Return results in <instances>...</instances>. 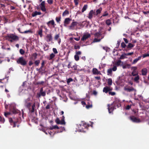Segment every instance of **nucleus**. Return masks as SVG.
Instances as JSON below:
<instances>
[{
	"label": "nucleus",
	"mask_w": 149,
	"mask_h": 149,
	"mask_svg": "<svg viewBox=\"0 0 149 149\" xmlns=\"http://www.w3.org/2000/svg\"><path fill=\"white\" fill-rule=\"evenodd\" d=\"M65 117L64 116H63L62 117L61 120H60L59 119L57 118L56 119L55 121L56 123L58 124H61L65 125V122L64 120Z\"/></svg>",
	"instance_id": "423d86ee"
},
{
	"label": "nucleus",
	"mask_w": 149,
	"mask_h": 149,
	"mask_svg": "<svg viewBox=\"0 0 149 149\" xmlns=\"http://www.w3.org/2000/svg\"><path fill=\"white\" fill-rule=\"evenodd\" d=\"M131 69L133 70V71H136V70L137 69V67L136 66L132 67Z\"/></svg>",
	"instance_id": "69168bd1"
},
{
	"label": "nucleus",
	"mask_w": 149,
	"mask_h": 149,
	"mask_svg": "<svg viewBox=\"0 0 149 149\" xmlns=\"http://www.w3.org/2000/svg\"><path fill=\"white\" fill-rule=\"evenodd\" d=\"M121 62V60H119L118 61L116 62V65L119 66L120 65Z\"/></svg>",
	"instance_id": "864d4df0"
},
{
	"label": "nucleus",
	"mask_w": 149,
	"mask_h": 149,
	"mask_svg": "<svg viewBox=\"0 0 149 149\" xmlns=\"http://www.w3.org/2000/svg\"><path fill=\"white\" fill-rule=\"evenodd\" d=\"M47 24L49 27H50L51 25H52V27L53 28H55V26L56 25L54 20L53 19L47 22Z\"/></svg>",
	"instance_id": "9d476101"
},
{
	"label": "nucleus",
	"mask_w": 149,
	"mask_h": 149,
	"mask_svg": "<svg viewBox=\"0 0 149 149\" xmlns=\"http://www.w3.org/2000/svg\"><path fill=\"white\" fill-rule=\"evenodd\" d=\"M47 2L49 4H52L53 3V0H47Z\"/></svg>",
	"instance_id": "4d7b16f0"
},
{
	"label": "nucleus",
	"mask_w": 149,
	"mask_h": 149,
	"mask_svg": "<svg viewBox=\"0 0 149 149\" xmlns=\"http://www.w3.org/2000/svg\"><path fill=\"white\" fill-rule=\"evenodd\" d=\"M42 28L40 29L39 31H38V34L39 35L40 37H42Z\"/></svg>",
	"instance_id": "c9c22d12"
},
{
	"label": "nucleus",
	"mask_w": 149,
	"mask_h": 149,
	"mask_svg": "<svg viewBox=\"0 0 149 149\" xmlns=\"http://www.w3.org/2000/svg\"><path fill=\"white\" fill-rule=\"evenodd\" d=\"M11 111L13 113H14V114H16V113H18L19 112L18 110L16 109H15V108H14L12 109H11Z\"/></svg>",
	"instance_id": "7c9ffc66"
},
{
	"label": "nucleus",
	"mask_w": 149,
	"mask_h": 149,
	"mask_svg": "<svg viewBox=\"0 0 149 149\" xmlns=\"http://www.w3.org/2000/svg\"><path fill=\"white\" fill-rule=\"evenodd\" d=\"M141 56H139L137 58L134 59L133 60V62L132 63V64H134L136 63L138 61L141 59Z\"/></svg>",
	"instance_id": "393cba45"
},
{
	"label": "nucleus",
	"mask_w": 149,
	"mask_h": 149,
	"mask_svg": "<svg viewBox=\"0 0 149 149\" xmlns=\"http://www.w3.org/2000/svg\"><path fill=\"white\" fill-rule=\"evenodd\" d=\"M16 62L17 63L20 64L22 66H24L26 65L27 64V61L23 57H21L18 58Z\"/></svg>",
	"instance_id": "f03ea898"
},
{
	"label": "nucleus",
	"mask_w": 149,
	"mask_h": 149,
	"mask_svg": "<svg viewBox=\"0 0 149 149\" xmlns=\"http://www.w3.org/2000/svg\"><path fill=\"white\" fill-rule=\"evenodd\" d=\"M93 13L95 14V12H93V10H91L88 13V17L89 19H91L92 18Z\"/></svg>",
	"instance_id": "aec40b11"
},
{
	"label": "nucleus",
	"mask_w": 149,
	"mask_h": 149,
	"mask_svg": "<svg viewBox=\"0 0 149 149\" xmlns=\"http://www.w3.org/2000/svg\"><path fill=\"white\" fill-rule=\"evenodd\" d=\"M38 97H40L41 96L44 97L46 95V92L45 91L40 92L39 94H38Z\"/></svg>",
	"instance_id": "a878e982"
},
{
	"label": "nucleus",
	"mask_w": 149,
	"mask_h": 149,
	"mask_svg": "<svg viewBox=\"0 0 149 149\" xmlns=\"http://www.w3.org/2000/svg\"><path fill=\"white\" fill-rule=\"evenodd\" d=\"M60 129L59 127L57 125H55L54 126H53L52 127H50V129L51 130H52L54 129Z\"/></svg>",
	"instance_id": "e433bc0d"
},
{
	"label": "nucleus",
	"mask_w": 149,
	"mask_h": 149,
	"mask_svg": "<svg viewBox=\"0 0 149 149\" xmlns=\"http://www.w3.org/2000/svg\"><path fill=\"white\" fill-rule=\"evenodd\" d=\"M131 74L133 76H135L138 75V72L136 71H132Z\"/></svg>",
	"instance_id": "2f4dec72"
},
{
	"label": "nucleus",
	"mask_w": 149,
	"mask_h": 149,
	"mask_svg": "<svg viewBox=\"0 0 149 149\" xmlns=\"http://www.w3.org/2000/svg\"><path fill=\"white\" fill-rule=\"evenodd\" d=\"M71 20V19H70V18H65L64 21V26H66V25L68 24Z\"/></svg>",
	"instance_id": "dca6fc26"
},
{
	"label": "nucleus",
	"mask_w": 149,
	"mask_h": 149,
	"mask_svg": "<svg viewBox=\"0 0 149 149\" xmlns=\"http://www.w3.org/2000/svg\"><path fill=\"white\" fill-rule=\"evenodd\" d=\"M88 7V5L86 4L84 5V6L83 7V8L82 9V13L84 12L85 11L86 9H87Z\"/></svg>",
	"instance_id": "f704fd0d"
},
{
	"label": "nucleus",
	"mask_w": 149,
	"mask_h": 149,
	"mask_svg": "<svg viewBox=\"0 0 149 149\" xmlns=\"http://www.w3.org/2000/svg\"><path fill=\"white\" fill-rule=\"evenodd\" d=\"M40 62V61L39 60H36L35 61L34 63L36 66H38Z\"/></svg>",
	"instance_id": "58836bf2"
},
{
	"label": "nucleus",
	"mask_w": 149,
	"mask_h": 149,
	"mask_svg": "<svg viewBox=\"0 0 149 149\" xmlns=\"http://www.w3.org/2000/svg\"><path fill=\"white\" fill-rule=\"evenodd\" d=\"M35 103L33 104V105L32 107V109H31L30 108L29 109H28L29 110V111H30L31 113L33 112L35 110Z\"/></svg>",
	"instance_id": "cd10ccee"
},
{
	"label": "nucleus",
	"mask_w": 149,
	"mask_h": 149,
	"mask_svg": "<svg viewBox=\"0 0 149 149\" xmlns=\"http://www.w3.org/2000/svg\"><path fill=\"white\" fill-rule=\"evenodd\" d=\"M101 33L100 32L96 33L94 34V36L95 37L98 38L101 35Z\"/></svg>",
	"instance_id": "c85d7f7f"
},
{
	"label": "nucleus",
	"mask_w": 149,
	"mask_h": 149,
	"mask_svg": "<svg viewBox=\"0 0 149 149\" xmlns=\"http://www.w3.org/2000/svg\"><path fill=\"white\" fill-rule=\"evenodd\" d=\"M102 10V8L100 7L99 9H98L96 10L95 13V15L96 16L98 14L101 13Z\"/></svg>",
	"instance_id": "4be33fe9"
},
{
	"label": "nucleus",
	"mask_w": 149,
	"mask_h": 149,
	"mask_svg": "<svg viewBox=\"0 0 149 149\" xmlns=\"http://www.w3.org/2000/svg\"><path fill=\"white\" fill-rule=\"evenodd\" d=\"M37 54L36 53H33L32 55V56L34 57V59H35L37 58Z\"/></svg>",
	"instance_id": "052dcab7"
},
{
	"label": "nucleus",
	"mask_w": 149,
	"mask_h": 149,
	"mask_svg": "<svg viewBox=\"0 0 149 149\" xmlns=\"http://www.w3.org/2000/svg\"><path fill=\"white\" fill-rule=\"evenodd\" d=\"M41 9L42 11L43 12H45L46 11V9L45 8V6H40Z\"/></svg>",
	"instance_id": "a18cd8bd"
},
{
	"label": "nucleus",
	"mask_w": 149,
	"mask_h": 149,
	"mask_svg": "<svg viewBox=\"0 0 149 149\" xmlns=\"http://www.w3.org/2000/svg\"><path fill=\"white\" fill-rule=\"evenodd\" d=\"M74 58L76 61H78L79 60V56H78L77 55L75 54L74 55Z\"/></svg>",
	"instance_id": "49530a36"
},
{
	"label": "nucleus",
	"mask_w": 149,
	"mask_h": 149,
	"mask_svg": "<svg viewBox=\"0 0 149 149\" xmlns=\"http://www.w3.org/2000/svg\"><path fill=\"white\" fill-rule=\"evenodd\" d=\"M19 53L22 55H23L25 53V51L24 50L21 49L19 50Z\"/></svg>",
	"instance_id": "09e8293b"
},
{
	"label": "nucleus",
	"mask_w": 149,
	"mask_h": 149,
	"mask_svg": "<svg viewBox=\"0 0 149 149\" xmlns=\"http://www.w3.org/2000/svg\"><path fill=\"white\" fill-rule=\"evenodd\" d=\"M105 23L106 24L109 26L111 24V22L110 19H108L106 20Z\"/></svg>",
	"instance_id": "72a5a7b5"
},
{
	"label": "nucleus",
	"mask_w": 149,
	"mask_h": 149,
	"mask_svg": "<svg viewBox=\"0 0 149 149\" xmlns=\"http://www.w3.org/2000/svg\"><path fill=\"white\" fill-rule=\"evenodd\" d=\"M44 83V81H39L36 82V84L37 85H42Z\"/></svg>",
	"instance_id": "3c124183"
},
{
	"label": "nucleus",
	"mask_w": 149,
	"mask_h": 149,
	"mask_svg": "<svg viewBox=\"0 0 149 149\" xmlns=\"http://www.w3.org/2000/svg\"><path fill=\"white\" fill-rule=\"evenodd\" d=\"M77 65H73V66L71 67L72 68H73L74 70H77Z\"/></svg>",
	"instance_id": "680f3d73"
},
{
	"label": "nucleus",
	"mask_w": 149,
	"mask_h": 149,
	"mask_svg": "<svg viewBox=\"0 0 149 149\" xmlns=\"http://www.w3.org/2000/svg\"><path fill=\"white\" fill-rule=\"evenodd\" d=\"M7 39L9 41L12 42L13 41L19 40V37L14 34H10L7 35L6 37Z\"/></svg>",
	"instance_id": "f257e3e1"
},
{
	"label": "nucleus",
	"mask_w": 149,
	"mask_h": 149,
	"mask_svg": "<svg viewBox=\"0 0 149 149\" xmlns=\"http://www.w3.org/2000/svg\"><path fill=\"white\" fill-rule=\"evenodd\" d=\"M115 104H116L115 102H113L111 104H108V111L109 113L112 112L115 109H116Z\"/></svg>",
	"instance_id": "39448f33"
},
{
	"label": "nucleus",
	"mask_w": 149,
	"mask_h": 149,
	"mask_svg": "<svg viewBox=\"0 0 149 149\" xmlns=\"http://www.w3.org/2000/svg\"><path fill=\"white\" fill-rule=\"evenodd\" d=\"M30 98L29 97L28 98L25 99L24 101V105L27 108L30 109L31 106V103L30 102Z\"/></svg>",
	"instance_id": "6e6552de"
},
{
	"label": "nucleus",
	"mask_w": 149,
	"mask_h": 149,
	"mask_svg": "<svg viewBox=\"0 0 149 149\" xmlns=\"http://www.w3.org/2000/svg\"><path fill=\"white\" fill-rule=\"evenodd\" d=\"M55 56V55L53 53H52L51 54H50V59H52L54 58V57Z\"/></svg>",
	"instance_id": "de8ad7c7"
},
{
	"label": "nucleus",
	"mask_w": 149,
	"mask_h": 149,
	"mask_svg": "<svg viewBox=\"0 0 149 149\" xmlns=\"http://www.w3.org/2000/svg\"><path fill=\"white\" fill-rule=\"evenodd\" d=\"M112 70L111 69H108L107 71V75H110L112 74Z\"/></svg>",
	"instance_id": "c03bdc74"
},
{
	"label": "nucleus",
	"mask_w": 149,
	"mask_h": 149,
	"mask_svg": "<svg viewBox=\"0 0 149 149\" xmlns=\"http://www.w3.org/2000/svg\"><path fill=\"white\" fill-rule=\"evenodd\" d=\"M69 14V12L68 10H65L62 14V16H65L66 15H67Z\"/></svg>",
	"instance_id": "4c0bfd02"
},
{
	"label": "nucleus",
	"mask_w": 149,
	"mask_h": 149,
	"mask_svg": "<svg viewBox=\"0 0 149 149\" xmlns=\"http://www.w3.org/2000/svg\"><path fill=\"white\" fill-rule=\"evenodd\" d=\"M5 121L4 118H2L1 116H0V123H3Z\"/></svg>",
	"instance_id": "8fccbe9b"
},
{
	"label": "nucleus",
	"mask_w": 149,
	"mask_h": 149,
	"mask_svg": "<svg viewBox=\"0 0 149 149\" xmlns=\"http://www.w3.org/2000/svg\"><path fill=\"white\" fill-rule=\"evenodd\" d=\"M77 23V22H72L70 25L69 26V29L70 30H73L74 29L75 26H76Z\"/></svg>",
	"instance_id": "2eb2a0df"
},
{
	"label": "nucleus",
	"mask_w": 149,
	"mask_h": 149,
	"mask_svg": "<svg viewBox=\"0 0 149 149\" xmlns=\"http://www.w3.org/2000/svg\"><path fill=\"white\" fill-rule=\"evenodd\" d=\"M73 81V79L72 78H69L68 79L67 81V83L69 85L70 83L72 81Z\"/></svg>",
	"instance_id": "a19ab883"
},
{
	"label": "nucleus",
	"mask_w": 149,
	"mask_h": 149,
	"mask_svg": "<svg viewBox=\"0 0 149 149\" xmlns=\"http://www.w3.org/2000/svg\"><path fill=\"white\" fill-rule=\"evenodd\" d=\"M112 80L110 78L109 79H108V82H107L108 84L110 86L112 85Z\"/></svg>",
	"instance_id": "79ce46f5"
},
{
	"label": "nucleus",
	"mask_w": 149,
	"mask_h": 149,
	"mask_svg": "<svg viewBox=\"0 0 149 149\" xmlns=\"http://www.w3.org/2000/svg\"><path fill=\"white\" fill-rule=\"evenodd\" d=\"M148 72V70L146 68H144L141 70V74L143 75H146Z\"/></svg>",
	"instance_id": "a211bd4d"
},
{
	"label": "nucleus",
	"mask_w": 149,
	"mask_h": 149,
	"mask_svg": "<svg viewBox=\"0 0 149 149\" xmlns=\"http://www.w3.org/2000/svg\"><path fill=\"white\" fill-rule=\"evenodd\" d=\"M101 39H97V38H95L93 40L94 42H97L100 41Z\"/></svg>",
	"instance_id": "6e6d98bb"
},
{
	"label": "nucleus",
	"mask_w": 149,
	"mask_h": 149,
	"mask_svg": "<svg viewBox=\"0 0 149 149\" xmlns=\"http://www.w3.org/2000/svg\"><path fill=\"white\" fill-rule=\"evenodd\" d=\"M89 127V125L87 124L84 122L82 121L81 123L78 125V128L81 129V128L83 129H88Z\"/></svg>",
	"instance_id": "20e7f679"
},
{
	"label": "nucleus",
	"mask_w": 149,
	"mask_h": 149,
	"mask_svg": "<svg viewBox=\"0 0 149 149\" xmlns=\"http://www.w3.org/2000/svg\"><path fill=\"white\" fill-rule=\"evenodd\" d=\"M124 90L127 92H131L134 91L136 92V90L132 86L128 85H125L124 87Z\"/></svg>",
	"instance_id": "7ed1b4c3"
},
{
	"label": "nucleus",
	"mask_w": 149,
	"mask_h": 149,
	"mask_svg": "<svg viewBox=\"0 0 149 149\" xmlns=\"http://www.w3.org/2000/svg\"><path fill=\"white\" fill-rule=\"evenodd\" d=\"M90 37L91 35L89 33L84 34V35L82 38H81V40L84 41L86 40L87 39L90 38Z\"/></svg>",
	"instance_id": "4468645a"
},
{
	"label": "nucleus",
	"mask_w": 149,
	"mask_h": 149,
	"mask_svg": "<svg viewBox=\"0 0 149 149\" xmlns=\"http://www.w3.org/2000/svg\"><path fill=\"white\" fill-rule=\"evenodd\" d=\"M61 16H60L59 17H56V22L58 23H59L61 21Z\"/></svg>",
	"instance_id": "ea45409f"
},
{
	"label": "nucleus",
	"mask_w": 149,
	"mask_h": 149,
	"mask_svg": "<svg viewBox=\"0 0 149 149\" xmlns=\"http://www.w3.org/2000/svg\"><path fill=\"white\" fill-rule=\"evenodd\" d=\"M127 56L126 53H124V54H122L120 57V59H123L125 58H127V57H126Z\"/></svg>",
	"instance_id": "c756f323"
},
{
	"label": "nucleus",
	"mask_w": 149,
	"mask_h": 149,
	"mask_svg": "<svg viewBox=\"0 0 149 149\" xmlns=\"http://www.w3.org/2000/svg\"><path fill=\"white\" fill-rule=\"evenodd\" d=\"M44 66L41 65L40 68H36V70L37 71H38L39 73H43L45 71V69L44 68Z\"/></svg>",
	"instance_id": "f3484780"
},
{
	"label": "nucleus",
	"mask_w": 149,
	"mask_h": 149,
	"mask_svg": "<svg viewBox=\"0 0 149 149\" xmlns=\"http://www.w3.org/2000/svg\"><path fill=\"white\" fill-rule=\"evenodd\" d=\"M52 50L53 52L55 54H57L58 53V51L56 48H53Z\"/></svg>",
	"instance_id": "603ef678"
},
{
	"label": "nucleus",
	"mask_w": 149,
	"mask_h": 149,
	"mask_svg": "<svg viewBox=\"0 0 149 149\" xmlns=\"http://www.w3.org/2000/svg\"><path fill=\"white\" fill-rule=\"evenodd\" d=\"M80 48V47L79 45H75L74 46V49H79Z\"/></svg>",
	"instance_id": "338daca9"
},
{
	"label": "nucleus",
	"mask_w": 149,
	"mask_h": 149,
	"mask_svg": "<svg viewBox=\"0 0 149 149\" xmlns=\"http://www.w3.org/2000/svg\"><path fill=\"white\" fill-rule=\"evenodd\" d=\"M134 45L133 44L129 43L128 45L127 46L126 49H125V51L126 52L129 51L131 48L133 47Z\"/></svg>",
	"instance_id": "9b49d317"
},
{
	"label": "nucleus",
	"mask_w": 149,
	"mask_h": 149,
	"mask_svg": "<svg viewBox=\"0 0 149 149\" xmlns=\"http://www.w3.org/2000/svg\"><path fill=\"white\" fill-rule=\"evenodd\" d=\"M112 90V88L110 86H106L104 87L103 91V92L105 93H107L108 92H109Z\"/></svg>",
	"instance_id": "ddd939ff"
},
{
	"label": "nucleus",
	"mask_w": 149,
	"mask_h": 149,
	"mask_svg": "<svg viewBox=\"0 0 149 149\" xmlns=\"http://www.w3.org/2000/svg\"><path fill=\"white\" fill-rule=\"evenodd\" d=\"M136 76L134 78V81L136 82V83H139V76L138 75Z\"/></svg>",
	"instance_id": "bb28decb"
},
{
	"label": "nucleus",
	"mask_w": 149,
	"mask_h": 149,
	"mask_svg": "<svg viewBox=\"0 0 149 149\" xmlns=\"http://www.w3.org/2000/svg\"><path fill=\"white\" fill-rule=\"evenodd\" d=\"M9 121L11 125H13V127H15L16 126V124L19 123L18 120L17 119L16 120H15L11 118H10L9 119Z\"/></svg>",
	"instance_id": "0eeeda50"
},
{
	"label": "nucleus",
	"mask_w": 149,
	"mask_h": 149,
	"mask_svg": "<svg viewBox=\"0 0 149 149\" xmlns=\"http://www.w3.org/2000/svg\"><path fill=\"white\" fill-rule=\"evenodd\" d=\"M32 33L31 31V30H29L27 31H24L23 32V33Z\"/></svg>",
	"instance_id": "0e129e2a"
},
{
	"label": "nucleus",
	"mask_w": 149,
	"mask_h": 149,
	"mask_svg": "<svg viewBox=\"0 0 149 149\" xmlns=\"http://www.w3.org/2000/svg\"><path fill=\"white\" fill-rule=\"evenodd\" d=\"M109 14L107 11H105L103 15L100 17V18H102L103 17H105L108 15Z\"/></svg>",
	"instance_id": "473e14b6"
},
{
	"label": "nucleus",
	"mask_w": 149,
	"mask_h": 149,
	"mask_svg": "<svg viewBox=\"0 0 149 149\" xmlns=\"http://www.w3.org/2000/svg\"><path fill=\"white\" fill-rule=\"evenodd\" d=\"M59 37V34L56 35L54 36V40H58Z\"/></svg>",
	"instance_id": "37998d69"
},
{
	"label": "nucleus",
	"mask_w": 149,
	"mask_h": 149,
	"mask_svg": "<svg viewBox=\"0 0 149 149\" xmlns=\"http://www.w3.org/2000/svg\"><path fill=\"white\" fill-rule=\"evenodd\" d=\"M93 73L94 74H101L100 71H98L97 69L95 68H94L93 70Z\"/></svg>",
	"instance_id": "6ab92c4d"
},
{
	"label": "nucleus",
	"mask_w": 149,
	"mask_h": 149,
	"mask_svg": "<svg viewBox=\"0 0 149 149\" xmlns=\"http://www.w3.org/2000/svg\"><path fill=\"white\" fill-rule=\"evenodd\" d=\"M109 94L110 95H111L113 96L115 95L116 94V93L115 92H112L110 91L109 92Z\"/></svg>",
	"instance_id": "bf43d9fd"
},
{
	"label": "nucleus",
	"mask_w": 149,
	"mask_h": 149,
	"mask_svg": "<svg viewBox=\"0 0 149 149\" xmlns=\"http://www.w3.org/2000/svg\"><path fill=\"white\" fill-rule=\"evenodd\" d=\"M74 2L75 5L77 6L78 4V0H74Z\"/></svg>",
	"instance_id": "774afa93"
},
{
	"label": "nucleus",
	"mask_w": 149,
	"mask_h": 149,
	"mask_svg": "<svg viewBox=\"0 0 149 149\" xmlns=\"http://www.w3.org/2000/svg\"><path fill=\"white\" fill-rule=\"evenodd\" d=\"M52 34H47L46 36L45 39L47 42H49L52 40Z\"/></svg>",
	"instance_id": "f8f14e48"
},
{
	"label": "nucleus",
	"mask_w": 149,
	"mask_h": 149,
	"mask_svg": "<svg viewBox=\"0 0 149 149\" xmlns=\"http://www.w3.org/2000/svg\"><path fill=\"white\" fill-rule=\"evenodd\" d=\"M59 127L60 129H58V130L57 131V133L62 132L63 131L65 130V128L64 127L61 126Z\"/></svg>",
	"instance_id": "b1692460"
},
{
	"label": "nucleus",
	"mask_w": 149,
	"mask_h": 149,
	"mask_svg": "<svg viewBox=\"0 0 149 149\" xmlns=\"http://www.w3.org/2000/svg\"><path fill=\"white\" fill-rule=\"evenodd\" d=\"M121 47L122 48V49L125 51V49H126L127 45L124 42H123L121 43Z\"/></svg>",
	"instance_id": "5701e85b"
},
{
	"label": "nucleus",
	"mask_w": 149,
	"mask_h": 149,
	"mask_svg": "<svg viewBox=\"0 0 149 149\" xmlns=\"http://www.w3.org/2000/svg\"><path fill=\"white\" fill-rule=\"evenodd\" d=\"M149 56V54H146L143 55L142 57L143 58H144L147 57Z\"/></svg>",
	"instance_id": "13d9d810"
},
{
	"label": "nucleus",
	"mask_w": 149,
	"mask_h": 149,
	"mask_svg": "<svg viewBox=\"0 0 149 149\" xmlns=\"http://www.w3.org/2000/svg\"><path fill=\"white\" fill-rule=\"evenodd\" d=\"M130 119L134 123H139L141 122V120L140 119L137 118L134 116H130Z\"/></svg>",
	"instance_id": "1a4fd4ad"
},
{
	"label": "nucleus",
	"mask_w": 149,
	"mask_h": 149,
	"mask_svg": "<svg viewBox=\"0 0 149 149\" xmlns=\"http://www.w3.org/2000/svg\"><path fill=\"white\" fill-rule=\"evenodd\" d=\"M29 65V66H31L33 64V63L32 61H30L28 63Z\"/></svg>",
	"instance_id": "e2e57ef3"
},
{
	"label": "nucleus",
	"mask_w": 149,
	"mask_h": 149,
	"mask_svg": "<svg viewBox=\"0 0 149 149\" xmlns=\"http://www.w3.org/2000/svg\"><path fill=\"white\" fill-rule=\"evenodd\" d=\"M114 102H116V104H115V106L116 107V106H117V108H118L120 107V104L119 103H118L116 101H114Z\"/></svg>",
	"instance_id": "5fc2aeb1"
},
{
	"label": "nucleus",
	"mask_w": 149,
	"mask_h": 149,
	"mask_svg": "<svg viewBox=\"0 0 149 149\" xmlns=\"http://www.w3.org/2000/svg\"><path fill=\"white\" fill-rule=\"evenodd\" d=\"M41 14V13L40 12H37L35 11L33 12L32 14V16L33 17H35L37 15H40Z\"/></svg>",
	"instance_id": "412c9836"
}]
</instances>
